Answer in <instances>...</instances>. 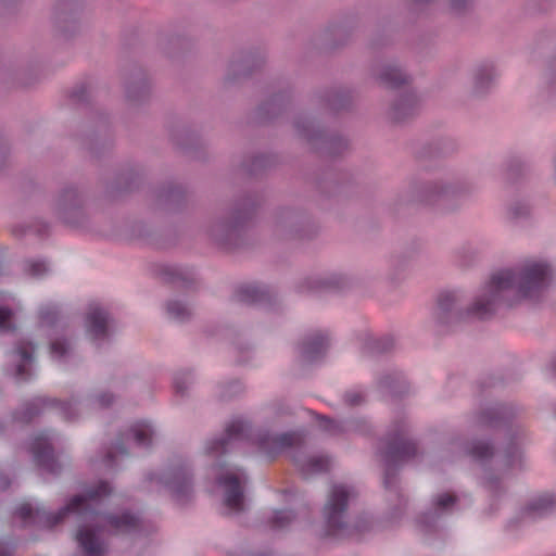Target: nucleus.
I'll list each match as a JSON object with an SVG mask.
<instances>
[{"label":"nucleus","instance_id":"f704fd0d","mask_svg":"<svg viewBox=\"0 0 556 556\" xmlns=\"http://www.w3.org/2000/svg\"><path fill=\"white\" fill-rule=\"evenodd\" d=\"M58 315L56 306L53 304H47L41 306L39 311V317L42 325H51L54 323Z\"/></svg>","mask_w":556,"mask_h":556},{"label":"nucleus","instance_id":"423d86ee","mask_svg":"<svg viewBox=\"0 0 556 556\" xmlns=\"http://www.w3.org/2000/svg\"><path fill=\"white\" fill-rule=\"evenodd\" d=\"M469 190V184L462 178L440 177L412 185L409 193L412 201L450 208L454 201L467 194Z\"/></svg>","mask_w":556,"mask_h":556},{"label":"nucleus","instance_id":"e433bc0d","mask_svg":"<svg viewBox=\"0 0 556 556\" xmlns=\"http://www.w3.org/2000/svg\"><path fill=\"white\" fill-rule=\"evenodd\" d=\"M14 329L12 323V311L0 305V332H7Z\"/></svg>","mask_w":556,"mask_h":556},{"label":"nucleus","instance_id":"4c0bfd02","mask_svg":"<svg viewBox=\"0 0 556 556\" xmlns=\"http://www.w3.org/2000/svg\"><path fill=\"white\" fill-rule=\"evenodd\" d=\"M470 4V0H448L450 10L454 13L465 11Z\"/></svg>","mask_w":556,"mask_h":556},{"label":"nucleus","instance_id":"2eb2a0df","mask_svg":"<svg viewBox=\"0 0 556 556\" xmlns=\"http://www.w3.org/2000/svg\"><path fill=\"white\" fill-rule=\"evenodd\" d=\"M86 332L91 340H104L109 334V314L99 304H91L85 318Z\"/></svg>","mask_w":556,"mask_h":556},{"label":"nucleus","instance_id":"393cba45","mask_svg":"<svg viewBox=\"0 0 556 556\" xmlns=\"http://www.w3.org/2000/svg\"><path fill=\"white\" fill-rule=\"evenodd\" d=\"M241 223V216H236L231 223L227 222L215 224L211 229V236L219 244H227L230 237L237 231V228Z\"/></svg>","mask_w":556,"mask_h":556},{"label":"nucleus","instance_id":"2f4dec72","mask_svg":"<svg viewBox=\"0 0 556 556\" xmlns=\"http://www.w3.org/2000/svg\"><path fill=\"white\" fill-rule=\"evenodd\" d=\"M294 520V514L288 509L275 510L270 519L274 529H283Z\"/></svg>","mask_w":556,"mask_h":556},{"label":"nucleus","instance_id":"39448f33","mask_svg":"<svg viewBox=\"0 0 556 556\" xmlns=\"http://www.w3.org/2000/svg\"><path fill=\"white\" fill-rule=\"evenodd\" d=\"M144 483L151 492H167L180 505L187 503L193 494L191 468L182 457H175L161 470L149 472Z\"/></svg>","mask_w":556,"mask_h":556},{"label":"nucleus","instance_id":"aec40b11","mask_svg":"<svg viewBox=\"0 0 556 556\" xmlns=\"http://www.w3.org/2000/svg\"><path fill=\"white\" fill-rule=\"evenodd\" d=\"M419 106V99L413 91L401 94L391 109V116L396 122H402L413 116Z\"/></svg>","mask_w":556,"mask_h":556},{"label":"nucleus","instance_id":"a18cd8bd","mask_svg":"<svg viewBox=\"0 0 556 556\" xmlns=\"http://www.w3.org/2000/svg\"><path fill=\"white\" fill-rule=\"evenodd\" d=\"M215 466L223 468V467H224V464H222V463H217Z\"/></svg>","mask_w":556,"mask_h":556},{"label":"nucleus","instance_id":"37998d69","mask_svg":"<svg viewBox=\"0 0 556 556\" xmlns=\"http://www.w3.org/2000/svg\"><path fill=\"white\" fill-rule=\"evenodd\" d=\"M551 370L556 375V356L551 361Z\"/></svg>","mask_w":556,"mask_h":556},{"label":"nucleus","instance_id":"ea45409f","mask_svg":"<svg viewBox=\"0 0 556 556\" xmlns=\"http://www.w3.org/2000/svg\"><path fill=\"white\" fill-rule=\"evenodd\" d=\"M12 545L0 540V556H12Z\"/></svg>","mask_w":556,"mask_h":556},{"label":"nucleus","instance_id":"6e6552de","mask_svg":"<svg viewBox=\"0 0 556 556\" xmlns=\"http://www.w3.org/2000/svg\"><path fill=\"white\" fill-rule=\"evenodd\" d=\"M356 491L345 483H333L327 494L323 518L327 535H340L349 526V509L356 498Z\"/></svg>","mask_w":556,"mask_h":556},{"label":"nucleus","instance_id":"4468645a","mask_svg":"<svg viewBox=\"0 0 556 556\" xmlns=\"http://www.w3.org/2000/svg\"><path fill=\"white\" fill-rule=\"evenodd\" d=\"M329 349V336L326 331L315 330L307 333L299 344V354L303 362L314 363L321 359Z\"/></svg>","mask_w":556,"mask_h":556},{"label":"nucleus","instance_id":"cd10ccee","mask_svg":"<svg viewBox=\"0 0 556 556\" xmlns=\"http://www.w3.org/2000/svg\"><path fill=\"white\" fill-rule=\"evenodd\" d=\"M80 205L79 195L76 189L68 188L62 192L58 200V211L62 218L66 219L67 210H76Z\"/></svg>","mask_w":556,"mask_h":556},{"label":"nucleus","instance_id":"9d476101","mask_svg":"<svg viewBox=\"0 0 556 556\" xmlns=\"http://www.w3.org/2000/svg\"><path fill=\"white\" fill-rule=\"evenodd\" d=\"M245 482V473L238 468H227L217 476V483L223 489V505L226 514L237 515L245 509L243 494Z\"/></svg>","mask_w":556,"mask_h":556},{"label":"nucleus","instance_id":"1a4fd4ad","mask_svg":"<svg viewBox=\"0 0 556 556\" xmlns=\"http://www.w3.org/2000/svg\"><path fill=\"white\" fill-rule=\"evenodd\" d=\"M416 452L415 442L407 437V426L404 422L394 425L380 450L386 465L384 486L387 489L393 485V470L414 457Z\"/></svg>","mask_w":556,"mask_h":556},{"label":"nucleus","instance_id":"a878e982","mask_svg":"<svg viewBox=\"0 0 556 556\" xmlns=\"http://www.w3.org/2000/svg\"><path fill=\"white\" fill-rule=\"evenodd\" d=\"M531 213V204L526 198L513 199L506 208L507 217L511 222H519L527 218Z\"/></svg>","mask_w":556,"mask_h":556},{"label":"nucleus","instance_id":"f8f14e48","mask_svg":"<svg viewBox=\"0 0 556 556\" xmlns=\"http://www.w3.org/2000/svg\"><path fill=\"white\" fill-rule=\"evenodd\" d=\"M35 346L31 342L18 341L8 353L9 370L17 380H27L31 376L34 367Z\"/></svg>","mask_w":556,"mask_h":556},{"label":"nucleus","instance_id":"ddd939ff","mask_svg":"<svg viewBox=\"0 0 556 556\" xmlns=\"http://www.w3.org/2000/svg\"><path fill=\"white\" fill-rule=\"evenodd\" d=\"M28 451L31 453L34 462L43 470L50 473H58L61 470V465L54 458L49 434L38 433L35 435L29 443Z\"/></svg>","mask_w":556,"mask_h":556},{"label":"nucleus","instance_id":"b1692460","mask_svg":"<svg viewBox=\"0 0 556 556\" xmlns=\"http://www.w3.org/2000/svg\"><path fill=\"white\" fill-rule=\"evenodd\" d=\"M51 358L59 364H68L75 357L73 344L65 338H55L50 344Z\"/></svg>","mask_w":556,"mask_h":556},{"label":"nucleus","instance_id":"a211bd4d","mask_svg":"<svg viewBox=\"0 0 556 556\" xmlns=\"http://www.w3.org/2000/svg\"><path fill=\"white\" fill-rule=\"evenodd\" d=\"M323 428L331 435L365 434L369 431L370 425L365 418H352L348 420H326Z\"/></svg>","mask_w":556,"mask_h":556},{"label":"nucleus","instance_id":"6ab92c4d","mask_svg":"<svg viewBox=\"0 0 556 556\" xmlns=\"http://www.w3.org/2000/svg\"><path fill=\"white\" fill-rule=\"evenodd\" d=\"M293 460L299 470L305 477L327 471L330 464V460L327 456L306 455L300 451L294 454Z\"/></svg>","mask_w":556,"mask_h":556},{"label":"nucleus","instance_id":"412c9836","mask_svg":"<svg viewBox=\"0 0 556 556\" xmlns=\"http://www.w3.org/2000/svg\"><path fill=\"white\" fill-rule=\"evenodd\" d=\"M496 77L495 68L491 63L477 66L472 73V91L477 96L490 89Z\"/></svg>","mask_w":556,"mask_h":556},{"label":"nucleus","instance_id":"bb28decb","mask_svg":"<svg viewBox=\"0 0 556 556\" xmlns=\"http://www.w3.org/2000/svg\"><path fill=\"white\" fill-rule=\"evenodd\" d=\"M334 280L323 274H314L304 278L301 290L304 292H318L334 286Z\"/></svg>","mask_w":556,"mask_h":556},{"label":"nucleus","instance_id":"79ce46f5","mask_svg":"<svg viewBox=\"0 0 556 556\" xmlns=\"http://www.w3.org/2000/svg\"><path fill=\"white\" fill-rule=\"evenodd\" d=\"M7 486H9V481H8V479H5V478H1V479H0V489H5Z\"/></svg>","mask_w":556,"mask_h":556},{"label":"nucleus","instance_id":"58836bf2","mask_svg":"<svg viewBox=\"0 0 556 556\" xmlns=\"http://www.w3.org/2000/svg\"><path fill=\"white\" fill-rule=\"evenodd\" d=\"M243 390L242 384L239 381H232L229 383L228 388L223 392L224 397H230Z\"/></svg>","mask_w":556,"mask_h":556},{"label":"nucleus","instance_id":"a19ab883","mask_svg":"<svg viewBox=\"0 0 556 556\" xmlns=\"http://www.w3.org/2000/svg\"><path fill=\"white\" fill-rule=\"evenodd\" d=\"M544 97L549 104H556V87L551 88Z\"/></svg>","mask_w":556,"mask_h":556},{"label":"nucleus","instance_id":"f257e3e1","mask_svg":"<svg viewBox=\"0 0 556 556\" xmlns=\"http://www.w3.org/2000/svg\"><path fill=\"white\" fill-rule=\"evenodd\" d=\"M556 278V266L545 258H527L515 268L504 269L491 276L476 294L472 303L463 312L454 292L439 295L434 317L440 324L464 319L466 316L485 319L502 306H513L521 300L539 301Z\"/></svg>","mask_w":556,"mask_h":556},{"label":"nucleus","instance_id":"c756f323","mask_svg":"<svg viewBox=\"0 0 556 556\" xmlns=\"http://www.w3.org/2000/svg\"><path fill=\"white\" fill-rule=\"evenodd\" d=\"M264 295L265 294L263 290L252 285L243 286L237 292L238 299L245 303L260 302L263 300Z\"/></svg>","mask_w":556,"mask_h":556},{"label":"nucleus","instance_id":"dca6fc26","mask_svg":"<svg viewBox=\"0 0 556 556\" xmlns=\"http://www.w3.org/2000/svg\"><path fill=\"white\" fill-rule=\"evenodd\" d=\"M375 78L388 88H396L407 84L409 76L396 62H381L372 70Z\"/></svg>","mask_w":556,"mask_h":556},{"label":"nucleus","instance_id":"7c9ffc66","mask_svg":"<svg viewBox=\"0 0 556 556\" xmlns=\"http://www.w3.org/2000/svg\"><path fill=\"white\" fill-rule=\"evenodd\" d=\"M24 270L31 277L40 278L50 271V267L45 261L29 260L25 262Z\"/></svg>","mask_w":556,"mask_h":556},{"label":"nucleus","instance_id":"5701e85b","mask_svg":"<svg viewBox=\"0 0 556 556\" xmlns=\"http://www.w3.org/2000/svg\"><path fill=\"white\" fill-rule=\"evenodd\" d=\"M556 506V497L552 494H544L533 498L522 510L525 518H535L549 511Z\"/></svg>","mask_w":556,"mask_h":556},{"label":"nucleus","instance_id":"4be33fe9","mask_svg":"<svg viewBox=\"0 0 556 556\" xmlns=\"http://www.w3.org/2000/svg\"><path fill=\"white\" fill-rule=\"evenodd\" d=\"M510 415L504 406L492 407L479 414L475 424L477 427L494 428L498 427L501 422H506Z\"/></svg>","mask_w":556,"mask_h":556},{"label":"nucleus","instance_id":"473e14b6","mask_svg":"<svg viewBox=\"0 0 556 556\" xmlns=\"http://www.w3.org/2000/svg\"><path fill=\"white\" fill-rule=\"evenodd\" d=\"M193 382V376L190 371L177 372L174 377V389L177 394L184 395Z\"/></svg>","mask_w":556,"mask_h":556},{"label":"nucleus","instance_id":"7ed1b4c3","mask_svg":"<svg viewBox=\"0 0 556 556\" xmlns=\"http://www.w3.org/2000/svg\"><path fill=\"white\" fill-rule=\"evenodd\" d=\"M522 442L523 435L518 430L507 437L502 451L496 456L493 446L483 440H475L465 447V453L476 462L492 465L491 468H484L481 477V483L489 492L496 493L501 488V479L493 471L498 472L501 477H508L525 467Z\"/></svg>","mask_w":556,"mask_h":556},{"label":"nucleus","instance_id":"20e7f679","mask_svg":"<svg viewBox=\"0 0 556 556\" xmlns=\"http://www.w3.org/2000/svg\"><path fill=\"white\" fill-rule=\"evenodd\" d=\"M245 440L252 441L263 453L273 456L285 447L298 444L300 435L295 432L271 434L266 431H258L254 434L245 418L235 417L226 425L220 438L208 440L205 443L204 453L213 459H218Z\"/></svg>","mask_w":556,"mask_h":556},{"label":"nucleus","instance_id":"9b49d317","mask_svg":"<svg viewBox=\"0 0 556 556\" xmlns=\"http://www.w3.org/2000/svg\"><path fill=\"white\" fill-rule=\"evenodd\" d=\"M154 434L155 431L149 422L138 421L134 424L128 432L109 451L105 459L106 466L113 467V462L118 456L126 455L125 441H134L138 446L147 447L152 444Z\"/></svg>","mask_w":556,"mask_h":556},{"label":"nucleus","instance_id":"f3484780","mask_svg":"<svg viewBox=\"0 0 556 556\" xmlns=\"http://www.w3.org/2000/svg\"><path fill=\"white\" fill-rule=\"evenodd\" d=\"M456 503L455 496L448 493H442L435 496L432 501V507L429 511L422 514L419 518L420 527L427 530L431 527L441 516L452 511Z\"/></svg>","mask_w":556,"mask_h":556},{"label":"nucleus","instance_id":"c85d7f7f","mask_svg":"<svg viewBox=\"0 0 556 556\" xmlns=\"http://www.w3.org/2000/svg\"><path fill=\"white\" fill-rule=\"evenodd\" d=\"M166 313L169 318L177 321H184L191 316L190 307L181 301L177 300L169 301L166 304Z\"/></svg>","mask_w":556,"mask_h":556},{"label":"nucleus","instance_id":"72a5a7b5","mask_svg":"<svg viewBox=\"0 0 556 556\" xmlns=\"http://www.w3.org/2000/svg\"><path fill=\"white\" fill-rule=\"evenodd\" d=\"M295 128L301 136L306 138L308 141L314 140L317 137V131L315 130V126L308 119H298L295 122Z\"/></svg>","mask_w":556,"mask_h":556},{"label":"nucleus","instance_id":"f03ea898","mask_svg":"<svg viewBox=\"0 0 556 556\" xmlns=\"http://www.w3.org/2000/svg\"><path fill=\"white\" fill-rule=\"evenodd\" d=\"M112 489L108 482L100 481L85 494L74 496L56 514L47 513L43 508H34L30 503L21 504L15 515L24 523H42L52 527L74 515L79 522L76 541L86 556H103L105 545L102 540L104 531L115 534L134 533L140 528V519L128 513H106L102 508L111 501Z\"/></svg>","mask_w":556,"mask_h":556},{"label":"nucleus","instance_id":"49530a36","mask_svg":"<svg viewBox=\"0 0 556 556\" xmlns=\"http://www.w3.org/2000/svg\"><path fill=\"white\" fill-rule=\"evenodd\" d=\"M452 446H453V448H456V447H458V444L457 443H452Z\"/></svg>","mask_w":556,"mask_h":556},{"label":"nucleus","instance_id":"0eeeda50","mask_svg":"<svg viewBox=\"0 0 556 556\" xmlns=\"http://www.w3.org/2000/svg\"><path fill=\"white\" fill-rule=\"evenodd\" d=\"M113 400L114 396L108 392L91 396L83 403L74 401L59 402L56 400L39 396L35 397L24 406L22 412L17 414V419L20 421L27 422L41 412L53 410L63 419L67 421H75L79 418L81 409L104 408L113 403Z\"/></svg>","mask_w":556,"mask_h":556},{"label":"nucleus","instance_id":"c9c22d12","mask_svg":"<svg viewBox=\"0 0 556 556\" xmlns=\"http://www.w3.org/2000/svg\"><path fill=\"white\" fill-rule=\"evenodd\" d=\"M343 402L348 406H358L365 402V394L361 390H349L343 395Z\"/></svg>","mask_w":556,"mask_h":556},{"label":"nucleus","instance_id":"c03bdc74","mask_svg":"<svg viewBox=\"0 0 556 556\" xmlns=\"http://www.w3.org/2000/svg\"><path fill=\"white\" fill-rule=\"evenodd\" d=\"M127 93L129 98L135 99V94L130 88L128 89Z\"/></svg>","mask_w":556,"mask_h":556}]
</instances>
